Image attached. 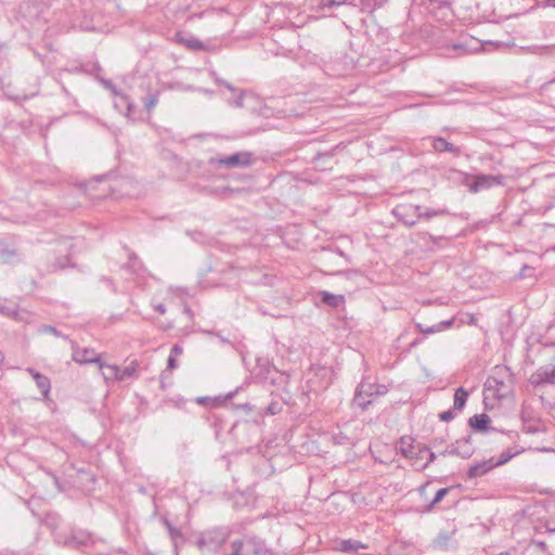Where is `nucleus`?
<instances>
[{
	"mask_svg": "<svg viewBox=\"0 0 555 555\" xmlns=\"http://www.w3.org/2000/svg\"><path fill=\"white\" fill-rule=\"evenodd\" d=\"M209 165L228 168H245L251 165L253 154L250 152H238L228 156L211 157Z\"/></svg>",
	"mask_w": 555,
	"mask_h": 555,
	"instance_id": "nucleus-3",
	"label": "nucleus"
},
{
	"mask_svg": "<svg viewBox=\"0 0 555 555\" xmlns=\"http://www.w3.org/2000/svg\"><path fill=\"white\" fill-rule=\"evenodd\" d=\"M530 383L534 386L544 384L555 385V365H544L539 367L530 377Z\"/></svg>",
	"mask_w": 555,
	"mask_h": 555,
	"instance_id": "nucleus-9",
	"label": "nucleus"
},
{
	"mask_svg": "<svg viewBox=\"0 0 555 555\" xmlns=\"http://www.w3.org/2000/svg\"><path fill=\"white\" fill-rule=\"evenodd\" d=\"M246 546V541L244 539L233 540L230 544V552L224 555H243L244 547Z\"/></svg>",
	"mask_w": 555,
	"mask_h": 555,
	"instance_id": "nucleus-25",
	"label": "nucleus"
},
{
	"mask_svg": "<svg viewBox=\"0 0 555 555\" xmlns=\"http://www.w3.org/2000/svg\"><path fill=\"white\" fill-rule=\"evenodd\" d=\"M0 314L23 322L29 319L28 312L22 311L16 302L7 298H0Z\"/></svg>",
	"mask_w": 555,
	"mask_h": 555,
	"instance_id": "nucleus-7",
	"label": "nucleus"
},
{
	"mask_svg": "<svg viewBox=\"0 0 555 555\" xmlns=\"http://www.w3.org/2000/svg\"><path fill=\"white\" fill-rule=\"evenodd\" d=\"M167 528L169 530L170 537L175 538L180 534V531L171 526V524L167 522Z\"/></svg>",
	"mask_w": 555,
	"mask_h": 555,
	"instance_id": "nucleus-44",
	"label": "nucleus"
},
{
	"mask_svg": "<svg viewBox=\"0 0 555 555\" xmlns=\"http://www.w3.org/2000/svg\"><path fill=\"white\" fill-rule=\"evenodd\" d=\"M216 82L220 86H224L227 89H229L231 91H235L234 87L230 82H228L223 79L216 78Z\"/></svg>",
	"mask_w": 555,
	"mask_h": 555,
	"instance_id": "nucleus-40",
	"label": "nucleus"
},
{
	"mask_svg": "<svg viewBox=\"0 0 555 555\" xmlns=\"http://www.w3.org/2000/svg\"><path fill=\"white\" fill-rule=\"evenodd\" d=\"M504 177L501 175H477L474 182L468 185L470 192L477 193L481 190L490 189L494 185H503Z\"/></svg>",
	"mask_w": 555,
	"mask_h": 555,
	"instance_id": "nucleus-5",
	"label": "nucleus"
},
{
	"mask_svg": "<svg viewBox=\"0 0 555 555\" xmlns=\"http://www.w3.org/2000/svg\"><path fill=\"white\" fill-rule=\"evenodd\" d=\"M431 146L434 151L437 153L449 152L455 156H459L461 154L460 147L453 145L452 143L448 142L446 139L441 137L433 138Z\"/></svg>",
	"mask_w": 555,
	"mask_h": 555,
	"instance_id": "nucleus-15",
	"label": "nucleus"
},
{
	"mask_svg": "<svg viewBox=\"0 0 555 555\" xmlns=\"http://www.w3.org/2000/svg\"><path fill=\"white\" fill-rule=\"evenodd\" d=\"M531 268L528 267V266H524L522 269H521V272H520V276H524L525 273H526V270H530Z\"/></svg>",
	"mask_w": 555,
	"mask_h": 555,
	"instance_id": "nucleus-53",
	"label": "nucleus"
},
{
	"mask_svg": "<svg viewBox=\"0 0 555 555\" xmlns=\"http://www.w3.org/2000/svg\"><path fill=\"white\" fill-rule=\"evenodd\" d=\"M114 375H118V365L104 363L102 376L105 382H117V377H114Z\"/></svg>",
	"mask_w": 555,
	"mask_h": 555,
	"instance_id": "nucleus-24",
	"label": "nucleus"
},
{
	"mask_svg": "<svg viewBox=\"0 0 555 555\" xmlns=\"http://www.w3.org/2000/svg\"><path fill=\"white\" fill-rule=\"evenodd\" d=\"M246 546L253 552V555H271V550L267 546L266 542L255 535L245 537Z\"/></svg>",
	"mask_w": 555,
	"mask_h": 555,
	"instance_id": "nucleus-13",
	"label": "nucleus"
},
{
	"mask_svg": "<svg viewBox=\"0 0 555 555\" xmlns=\"http://www.w3.org/2000/svg\"><path fill=\"white\" fill-rule=\"evenodd\" d=\"M139 362L137 360H132L127 366L122 369L118 366V375H114V377H117V382L135 379L139 377Z\"/></svg>",
	"mask_w": 555,
	"mask_h": 555,
	"instance_id": "nucleus-12",
	"label": "nucleus"
},
{
	"mask_svg": "<svg viewBox=\"0 0 555 555\" xmlns=\"http://www.w3.org/2000/svg\"><path fill=\"white\" fill-rule=\"evenodd\" d=\"M490 423L491 418L486 413L475 414L468 420V425L478 433L494 430V428L489 427Z\"/></svg>",
	"mask_w": 555,
	"mask_h": 555,
	"instance_id": "nucleus-14",
	"label": "nucleus"
},
{
	"mask_svg": "<svg viewBox=\"0 0 555 555\" xmlns=\"http://www.w3.org/2000/svg\"><path fill=\"white\" fill-rule=\"evenodd\" d=\"M3 362V356L2 353L0 352V364Z\"/></svg>",
	"mask_w": 555,
	"mask_h": 555,
	"instance_id": "nucleus-58",
	"label": "nucleus"
},
{
	"mask_svg": "<svg viewBox=\"0 0 555 555\" xmlns=\"http://www.w3.org/2000/svg\"><path fill=\"white\" fill-rule=\"evenodd\" d=\"M421 206L414 205H399L397 206L392 212L395 217L401 221L406 227H413L417 221V212L420 211Z\"/></svg>",
	"mask_w": 555,
	"mask_h": 555,
	"instance_id": "nucleus-6",
	"label": "nucleus"
},
{
	"mask_svg": "<svg viewBox=\"0 0 555 555\" xmlns=\"http://www.w3.org/2000/svg\"><path fill=\"white\" fill-rule=\"evenodd\" d=\"M182 352H183V348L180 345L176 344L172 346V348L170 350V356L176 358V357L180 356Z\"/></svg>",
	"mask_w": 555,
	"mask_h": 555,
	"instance_id": "nucleus-39",
	"label": "nucleus"
},
{
	"mask_svg": "<svg viewBox=\"0 0 555 555\" xmlns=\"http://www.w3.org/2000/svg\"><path fill=\"white\" fill-rule=\"evenodd\" d=\"M154 309H155L157 312L162 313V314H164V313L166 312V307H165V305H163V304H157V305H155V306H154Z\"/></svg>",
	"mask_w": 555,
	"mask_h": 555,
	"instance_id": "nucleus-47",
	"label": "nucleus"
},
{
	"mask_svg": "<svg viewBox=\"0 0 555 555\" xmlns=\"http://www.w3.org/2000/svg\"><path fill=\"white\" fill-rule=\"evenodd\" d=\"M1 255L7 257L5 260H9L10 257L14 256L15 255V251L14 250H11V249H2L1 250Z\"/></svg>",
	"mask_w": 555,
	"mask_h": 555,
	"instance_id": "nucleus-46",
	"label": "nucleus"
},
{
	"mask_svg": "<svg viewBox=\"0 0 555 555\" xmlns=\"http://www.w3.org/2000/svg\"><path fill=\"white\" fill-rule=\"evenodd\" d=\"M106 86L111 88L115 94V108L118 109L120 113H125L127 117H130L132 109L134 108V104L129 99V96L124 93L117 92V90L111 82H107Z\"/></svg>",
	"mask_w": 555,
	"mask_h": 555,
	"instance_id": "nucleus-10",
	"label": "nucleus"
},
{
	"mask_svg": "<svg viewBox=\"0 0 555 555\" xmlns=\"http://www.w3.org/2000/svg\"><path fill=\"white\" fill-rule=\"evenodd\" d=\"M266 411L270 415H275L282 411V403L279 401H272L267 408Z\"/></svg>",
	"mask_w": 555,
	"mask_h": 555,
	"instance_id": "nucleus-34",
	"label": "nucleus"
},
{
	"mask_svg": "<svg viewBox=\"0 0 555 555\" xmlns=\"http://www.w3.org/2000/svg\"><path fill=\"white\" fill-rule=\"evenodd\" d=\"M101 280H102L103 282H105V283L109 284V285L113 287V291H114V292H116V289H115V287H114V284H113V281H112L111 279L103 276Z\"/></svg>",
	"mask_w": 555,
	"mask_h": 555,
	"instance_id": "nucleus-49",
	"label": "nucleus"
},
{
	"mask_svg": "<svg viewBox=\"0 0 555 555\" xmlns=\"http://www.w3.org/2000/svg\"><path fill=\"white\" fill-rule=\"evenodd\" d=\"M231 530L228 527H215L198 534L197 547L203 552L217 553L230 538Z\"/></svg>",
	"mask_w": 555,
	"mask_h": 555,
	"instance_id": "nucleus-1",
	"label": "nucleus"
},
{
	"mask_svg": "<svg viewBox=\"0 0 555 555\" xmlns=\"http://www.w3.org/2000/svg\"><path fill=\"white\" fill-rule=\"evenodd\" d=\"M455 417L452 410L443 411L439 414V418L443 422H450Z\"/></svg>",
	"mask_w": 555,
	"mask_h": 555,
	"instance_id": "nucleus-37",
	"label": "nucleus"
},
{
	"mask_svg": "<svg viewBox=\"0 0 555 555\" xmlns=\"http://www.w3.org/2000/svg\"><path fill=\"white\" fill-rule=\"evenodd\" d=\"M447 211L444 209H426L425 211H422V208L417 212V218H425L430 219L436 216L444 215Z\"/></svg>",
	"mask_w": 555,
	"mask_h": 555,
	"instance_id": "nucleus-28",
	"label": "nucleus"
},
{
	"mask_svg": "<svg viewBox=\"0 0 555 555\" xmlns=\"http://www.w3.org/2000/svg\"><path fill=\"white\" fill-rule=\"evenodd\" d=\"M39 333L41 334H52L53 336L55 337H62V338H65V339H68L67 336L63 335L60 331H57L54 326L52 325H42L39 330H38Z\"/></svg>",
	"mask_w": 555,
	"mask_h": 555,
	"instance_id": "nucleus-30",
	"label": "nucleus"
},
{
	"mask_svg": "<svg viewBox=\"0 0 555 555\" xmlns=\"http://www.w3.org/2000/svg\"><path fill=\"white\" fill-rule=\"evenodd\" d=\"M72 344V360L79 364H98L101 370L104 369V362L101 357L91 348H80L75 341L69 340Z\"/></svg>",
	"mask_w": 555,
	"mask_h": 555,
	"instance_id": "nucleus-4",
	"label": "nucleus"
},
{
	"mask_svg": "<svg viewBox=\"0 0 555 555\" xmlns=\"http://www.w3.org/2000/svg\"><path fill=\"white\" fill-rule=\"evenodd\" d=\"M96 540L93 535L86 530H75L73 531L70 538L64 541V545L73 548H81L90 545H94Z\"/></svg>",
	"mask_w": 555,
	"mask_h": 555,
	"instance_id": "nucleus-8",
	"label": "nucleus"
},
{
	"mask_svg": "<svg viewBox=\"0 0 555 555\" xmlns=\"http://www.w3.org/2000/svg\"><path fill=\"white\" fill-rule=\"evenodd\" d=\"M442 442H443V439L434 438V439H433V441H431V444H433L434 447H438V446H440Z\"/></svg>",
	"mask_w": 555,
	"mask_h": 555,
	"instance_id": "nucleus-48",
	"label": "nucleus"
},
{
	"mask_svg": "<svg viewBox=\"0 0 555 555\" xmlns=\"http://www.w3.org/2000/svg\"><path fill=\"white\" fill-rule=\"evenodd\" d=\"M494 467L493 457L489 459L488 461H481L468 468L467 477L470 479L481 477Z\"/></svg>",
	"mask_w": 555,
	"mask_h": 555,
	"instance_id": "nucleus-16",
	"label": "nucleus"
},
{
	"mask_svg": "<svg viewBox=\"0 0 555 555\" xmlns=\"http://www.w3.org/2000/svg\"><path fill=\"white\" fill-rule=\"evenodd\" d=\"M449 488H441L439 489L437 492H436V495L434 498V500L431 501V505H435L437 503H439L444 496L446 494L449 492Z\"/></svg>",
	"mask_w": 555,
	"mask_h": 555,
	"instance_id": "nucleus-35",
	"label": "nucleus"
},
{
	"mask_svg": "<svg viewBox=\"0 0 555 555\" xmlns=\"http://www.w3.org/2000/svg\"><path fill=\"white\" fill-rule=\"evenodd\" d=\"M233 191L228 188V186H224L222 189H214L210 191L211 194H215V195H228V194H231Z\"/></svg>",
	"mask_w": 555,
	"mask_h": 555,
	"instance_id": "nucleus-38",
	"label": "nucleus"
},
{
	"mask_svg": "<svg viewBox=\"0 0 555 555\" xmlns=\"http://www.w3.org/2000/svg\"><path fill=\"white\" fill-rule=\"evenodd\" d=\"M184 313H186V314H191V313H192V312H191V309H190L189 307H185V308H184Z\"/></svg>",
	"mask_w": 555,
	"mask_h": 555,
	"instance_id": "nucleus-56",
	"label": "nucleus"
},
{
	"mask_svg": "<svg viewBox=\"0 0 555 555\" xmlns=\"http://www.w3.org/2000/svg\"><path fill=\"white\" fill-rule=\"evenodd\" d=\"M435 545L440 550H448V546H449L448 534L440 533L435 540Z\"/></svg>",
	"mask_w": 555,
	"mask_h": 555,
	"instance_id": "nucleus-32",
	"label": "nucleus"
},
{
	"mask_svg": "<svg viewBox=\"0 0 555 555\" xmlns=\"http://www.w3.org/2000/svg\"><path fill=\"white\" fill-rule=\"evenodd\" d=\"M423 240L425 241L426 244L431 243L433 245H437L438 247L440 246V242L448 241L446 236H435L430 233H425Z\"/></svg>",
	"mask_w": 555,
	"mask_h": 555,
	"instance_id": "nucleus-31",
	"label": "nucleus"
},
{
	"mask_svg": "<svg viewBox=\"0 0 555 555\" xmlns=\"http://www.w3.org/2000/svg\"><path fill=\"white\" fill-rule=\"evenodd\" d=\"M519 452L520 451H518V450L513 451L512 449H507V450L503 451L500 454L499 460H496V461L493 460L494 466L498 467V466L504 465L505 463L511 461L514 456H516Z\"/></svg>",
	"mask_w": 555,
	"mask_h": 555,
	"instance_id": "nucleus-26",
	"label": "nucleus"
},
{
	"mask_svg": "<svg viewBox=\"0 0 555 555\" xmlns=\"http://www.w3.org/2000/svg\"><path fill=\"white\" fill-rule=\"evenodd\" d=\"M553 49L552 46H530V47H522L521 50L528 53L539 54L543 55L548 53Z\"/></svg>",
	"mask_w": 555,
	"mask_h": 555,
	"instance_id": "nucleus-27",
	"label": "nucleus"
},
{
	"mask_svg": "<svg viewBox=\"0 0 555 555\" xmlns=\"http://www.w3.org/2000/svg\"><path fill=\"white\" fill-rule=\"evenodd\" d=\"M35 382H36L37 387L40 389L43 398L47 399L49 397V393L51 390L50 379L42 374H36Z\"/></svg>",
	"mask_w": 555,
	"mask_h": 555,
	"instance_id": "nucleus-22",
	"label": "nucleus"
},
{
	"mask_svg": "<svg viewBox=\"0 0 555 555\" xmlns=\"http://www.w3.org/2000/svg\"><path fill=\"white\" fill-rule=\"evenodd\" d=\"M344 439H347V438L346 437H341V436H335L334 437L335 442L338 443V444H341Z\"/></svg>",
	"mask_w": 555,
	"mask_h": 555,
	"instance_id": "nucleus-52",
	"label": "nucleus"
},
{
	"mask_svg": "<svg viewBox=\"0 0 555 555\" xmlns=\"http://www.w3.org/2000/svg\"><path fill=\"white\" fill-rule=\"evenodd\" d=\"M539 546H540V547H542V548H545V546H546V545H545V543H544V542H540V543H539Z\"/></svg>",
	"mask_w": 555,
	"mask_h": 555,
	"instance_id": "nucleus-57",
	"label": "nucleus"
},
{
	"mask_svg": "<svg viewBox=\"0 0 555 555\" xmlns=\"http://www.w3.org/2000/svg\"><path fill=\"white\" fill-rule=\"evenodd\" d=\"M441 455H443V456H447V455H456V451H455V446H454V443H453L450 448H448V449H446L443 452H441Z\"/></svg>",
	"mask_w": 555,
	"mask_h": 555,
	"instance_id": "nucleus-43",
	"label": "nucleus"
},
{
	"mask_svg": "<svg viewBox=\"0 0 555 555\" xmlns=\"http://www.w3.org/2000/svg\"><path fill=\"white\" fill-rule=\"evenodd\" d=\"M244 94L245 92L241 91L240 92V95L237 96V99L233 102V105L236 106V107H243L244 106V103H243V98H244Z\"/></svg>",
	"mask_w": 555,
	"mask_h": 555,
	"instance_id": "nucleus-41",
	"label": "nucleus"
},
{
	"mask_svg": "<svg viewBox=\"0 0 555 555\" xmlns=\"http://www.w3.org/2000/svg\"><path fill=\"white\" fill-rule=\"evenodd\" d=\"M158 92L151 93L144 99V106L147 112H151L158 103Z\"/></svg>",
	"mask_w": 555,
	"mask_h": 555,
	"instance_id": "nucleus-29",
	"label": "nucleus"
},
{
	"mask_svg": "<svg viewBox=\"0 0 555 555\" xmlns=\"http://www.w3.org/2000/svg\"><path fill=\"white\" fill-rule=\"evenodd\" d=\"M361 548H365V545L358 540L348 539L339 543V550L344 553L358 554Z\"/></svg>",
	"mask_w": 555,
	"mask_h": 555,
	"instance_id": "nucleus-21",
	"label": "nucleus"
},
{
	"mask_svg": "<svg viewBox=\"0 0 555 555\" xmlns=\"http://www.w3.org/2000/svg\"><path fill=\"white\" fill-rule=\"evenodd\" d=\"M167 367H168L169 370H173V369H176V367H177V360H176V358H175V357H172V356H170V354H169V358H168V360H167Z\"/></svg>",
	"mask_w": 555,
	"mask_h": 555,
	"instance_id": "nucleus-42",
	"label": "nucleus"
},
{
	"mask_svg": "<svg viewBox=\"0 0 555 555\" xmlns=\"http://www.w3.org/2000/svg\"><path fill=\"white\" fill-rule=\"evenodd\" d=\"M27 372L31 375V377L35 379V375L36 374H40L39 372H37L36 370H34L33 367H28L27 369Z\"/></svg>",
	"mask_w": 555,
	"mask_h": 555,
	"instance_id": "nucleus-51",
	"label": "nucleus"
},
{
	"mask_svg": "<svg viewBox=\"0 0 555 555\" xmlns=\"http://www.w3.org/2000/svg\"><path fill=\"white\" fill-rule=\"evenodd\" d=\"M386 392L387 388L384 385L361 382V384L357 387L353 402L362 410H366L367 406L372 403V400L366 398H371L374 395L383 396Z\"/></svg>",
	"mask_w": 555,
	"mask_h": 555,
	"instance_id": "nucleus-2",
	"label": "nucleus"
},
{
	"mask_svg": "<svg viewBox=\"0 0 555 555\" xmlns=\"http://www.w3.org/2000/svg\"><path fill=\"white\" fill-rule=\"evenodd\" d=\"M402 453L405 455V456H412V452L411 451H408L405 449L402 450Z\"/></svg>",
	"mask_w": 555,
	"mask_h": 555,
	"instance_id": "nucleus-54",
	"label": "nucleus"
},
{
	"mask_svg": "<svg viewBox=\"0 0 555 555\" xmlns=\"http://www.w3.org/2000/svg\"><path fill=\"white\" fill-rule=\"evenodd\" d=\"M59 520H60V517L57 514L55 513H49L47 514L46 518H44V524L49 527V528H55L57 527L59 525Z\"/></svg>",
	"mask_w": 555,
	"mask_h": 555,
	"instance_id": "nucleus-33",
	"label": "nucleus"
},
{
	"mask_svg": "<svg viewBox=\"0 0 555 555\" xmlns=\"http://www.w3.org/2000/svg\"><path fill=\"white\" fill-rule=\"evenodd\" d=\"M323 7L332 8L334 5L349 4L352 7H360L363 12H373L376 9V4L372 3V0H322Z\"/></svg>",
	"mask_w": 555,
	"mask_h": 555,
	"instance_id": "nucleus-11",
	"label": "nucleus"
},
{
	"mask_svg": "<svg viewBox=\"0 0 555 555\" xmlns=\"http://www.w3.org/2000/svg\"><path fill=\"white\" fill-rule=\"evenodd\" d=\"M454 446H455L456 455L461 456L463 459H469L475 452V448L472 444L470 436L460 439V440H456Z\"/></svg>",
	"mask_w": 555,
	"mask_h": 555,
	"instance_id": "nucleus-17",
	"label": "nucleus"
},
{
	"mask_svg": "<svg viewBox=\"0 0 555 555\" xmlns=\"http://www.w3.org/2000/svg\"><path fill=\"white\" fill-rule=\"evenodd\" d=\"M467 398H468V391L465 390L463 387L457 388L454 393L453 408L455 410H462L465 406Z\"/></svg>",
	"mask_w": 555,
	"mask_h": 555,
	"instance_id": "nucleus-23",
	"label": "nucleus"
},
{
	"mask_svg": "<svg viewBox=\"0 0 555 555\" xmlns=\"http://www.w3.org/2000/svg\"><path fill=\"white\" fill-rule=\"evenodd\" d=\"M544 5L555 8V0H545Z\"/></svg>",
	"mask_w": 555,
	"mask_h": 555,
	"instance_id": "nucleus-50",
	"label": "nucleus"
},
{
	"mask_svg": "<svg viewBox=\"0 0 555 555\" xmlns=\"http://www.w3.org/2000/svg\"><path fill=\"white\" fill-rule=\"evenodd\" d=\"M177 42L184 46L185 48L192 50V51H202L206 49V46L203 41H201L198 38L194 36H188L184 37L181 34L176 35Z\"/></svg>",
	"mask_w": 555,
	"mask_h": 555,
	"instance_id": "nucleus-18",
	"label": "nucleus"
},
{
	"mask_svg": "<svg viewBox=\"0 0 555 555\" xmlns=\"http://www.w3.org/2000/svg\"><path fill=\"white\" fill-rule=\"evenodd\" d=\"M105 196H106L105 191H103L101 194L95 195L94 197L95 198H102V197H105Z\"/></svg>",
	"mask_w": 555,
	"mask_h": 555,
	"instance_id": "nucleus-55",
	"label": "nucleus"
},
{
	"mask_svg": "<svg viewBox=\"0 0 555 555\" xmlns=\"http://www.w3.org/2000/svg\"><path fill=\"white\" fill-rule=\"evenodd\" d=\"M318 297L320 298L322 304L332 308H337L345 302L344 295L332 294L327 291H320L318 293Z\"/></svg>",
	"mask_w": 555,
	"mask_h": 555,
	"instance_id": "nucleus-19",
	"label": "nucleus"
},
{
	"mask_svg": "<svg viewBox=\"0 0 555 555\" xmlns=\"http://www.w3.org/2000/svg\"><path fill=\"white\" fill-rule=\"evenodd\" d=\"M421 453H428V460L427 462L423 465V469L426 468L430 463H433L435 460H436V454L430 451L427 447H424L423 449L420 450Z\"/></svg>",
	"mask_w": 555,
	"mask_h": 555,
	"instance_id": "nucleus-36",
	"label": "nucleus"
},
{
	"mask_svg": "<svg viewBox=\"0 0 555 555\" xmlns=\"http://www.w3.org/2000/svg\"><path fill=\"white\" fill-rule=\"evenodd\" d=\"M137 262H139V259H138V257H137L134 254H132V255L130 256V258H129V262L127 263V266H126V267H127V268L134 267V266L137 264Z\"/></svg>",
	"mask_w": 555,
	"mask_h": 555,
	"instance_id": "nucleus-45",
	"label": "nucleus"
},
{
	"mask_svg": "<svg viewBox=\"0 0 555 555\" xmlns=\"http://www.w3.org/2000/svg\"><path fill=\"white\" fill-rule=\"evenodd\" d=\"M553 531H555V529Z\"/></svg>",
	"mask_w": 555,
	"mask_h": 555,
	"instance_id": "nucleus-59",
	"label": "nucleus"
},
{
	"mask_svg": "<svg viewBox=\"0 0 555 555\" xmlns=\"http://www.w3.org/2000/svg\"><path fill=\"white\" fill-rule=\"evenodd\" d=\"M453 322H454V320L450 319L447 321H441V322H439L433 326H428V327H425L421 323H415V328L417 330V332L423 333V334H435V333L450 328L453 325Z\"/></svg>",
	"mask_w": 555,
	"mask_h": 555,
	"instance_id": "nucleus-20",
	"label": "nucleus"
}]
</instances>
